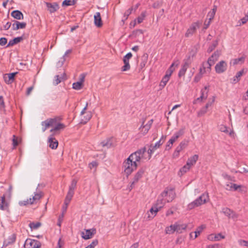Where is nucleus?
Segmentation results:
<instances>
[{
    "mask_svg": "<svg viewBox=\"0 0 248 248\" xmlns=\"http://www.w3.org/2000/svg\"><path fill=\"white\" fill-rule=\"evenodd\" d=\"M144 150L140 149L131 154L124 161L123 167L124 172L127 176L129 175L137 169L139 162L147 160L148 157L144 156Z\"/></svg>",
    "mask_w": 248,
    "mask_h": 248,
    "instance_id": "obj_1",
    "label": "nucleus"
},
{
    "mask_svg": "<svg viewBox=\"0 0 248 248\" xmlns=\"http://www.w3.org/2000/svg\"><path fill=\"white\" fill-rule=\"evenodd\" d=\"M175 197V193L173 189H167L161 193L160 199L157 201L163 206L165 203L171 202Z\"/></svg>",
    "mask_w": 248,
    "mask_h": 248,
    "instance_id": "obj_2",
    "label": "nucleus"
},
{
    "mask_svg": "<svg viewBox=\"0 0 248 248\" xmlns=\"http://www.w3.org/2000/svg\"><path fill=\"white\" fill-rule=\"evenodd\" d=\"M209 201V197L208 193H203L194 201L189 203L188 205L189 209H192L196 207L206 203Z\"/></svg>",
    "mask_w": 248,
    "mask_h": 248,
    "instance_id": "obj_3",
    "label": "nucleus"
},
{
    "mask_svg": "<svg viewBox=\"0 0 248 248\" xmlns=\"http://www.w3.org/2000/svg\"><path fill=\"white\" fill-rule=\"evenodd\" d=\"M153 124V120L151 119L148 121L146 120L143 121L140 127L139 130V134L140 136H143L146 135Z\"/></svg>",
    "mask_w": 248,
    "mask_h": 248,
    "instance_id": "obj_4",
    "label": "nucleus"
},
{
    "mask_svg": "<svg viewBox=\"0 0 248 248\" xmlns=\"http://www.w3.org/2000/svg\"><path fill=\"white\" fill-rule=\"evenodd\" d=\"M179 64V62L178 60H177L175 62H174L170 65V67L169 68V73H167L162 78L160 83V86H162V87H164L169 81L170 76H171L172 73L174 71V69L173 68V66H177Z\"/></svg>",
    "mask_w": 248,
    "mask_h": 248,
    "instance_id": "obj_5",
    "label": "nucleus"
},
{
    "mask_svg": "<svg viewBox=\"0 0 248 248\" xmlns=\"http://www.w3.org/2000/svg\"><path fill=\"white\" fill-rule=\"evenodd\" d=\"M57 120H59V117L49 118L44 121H43L41 123L42 131L45 132L49 127H53L56 124Z\"/></svg>",
    "mask_w": 248,
    "mask_h": 248,
    "instance_id": "obj_6",
    "label": "nucleus"
},
{
    "mask_svg": "<svg viewBox=\"0 0 248 248\" xmlns=\"http://www.w3.org/2000/svg\"><path fill=\"white\" fill-rule=\"evenodd\" d=\"M92 112L90 109H82L79 114L80 123L86 124L92 117Z\"/></svg>",
    "mask_w": 248,
    "mask_h": 248,
    "instance_id": "obj_7",
    "label": "nucleus"
},
{
    "mask_svg": "<svg viewBox=\"0 0 248 248\" xmlns=\"http://www.w3.org/2000/svg\"><path fill=\"white\" fill-rule=\"evenodd\" d=\"M162 207L163 205L157 201L156 204L152 207V208L147 213L148 219L149 220L152 219Z\"/></svg>",
    "mask_w": 248,
    "mask_h": 248,
    "instance_id": "obj_8",
    "label": "nucleus"
},
{
    "mask_svg": "<svg viewBox=\"0 0 248 248\" xmlns=\"http://www.w3.org/2000/svg\"><path fill=\"white\" fill-rule=\"evenodd\" d=\"M163 141L164 140L161 141V139H160V140L156 142L154 146L151 147V148L149 149L147 152H146V148L145 147L141 148L140 150H144V156L145 155V157H148L147 159L149 160L151 157L152 154L162 144Z\"/></svg>",
    "mask_w": 248,
    "mask_h": 248,
    "instance_id": "obj_9",
    "label": "nucleus"
},
{
    "mask_svg": "<svg viewBox=\"0 0 248 248\" xmlns=\"http://www.w3.org/2000/svg\"><path fill=\"white\" fill-rule=\"evenodd\" d=\"M43 195L41 192L34 193V195L32 196L29 199H28L27 201L23 202H20L19 203L21 205H26V204H32L37 203L39 200L42 197Z\"/></svg>",
    "mask_w": 248,
    "mask_h": 248,
    "instance_id": "obj_10",
    "label": "nucleus"
},
{
    "mask_svg": "<svg viewBox=\"0 0 248 248\" xmlns=\"http://www.w3.org/2000/svg\"><path fill=\"white\" fill-rule=\"evenodd\" d=\"M61 118H59V120L57 121L56 124L54 125L53 127L50 130V132L51 135H56L59 134L61 130H63L66 126L62 123H60Z\"/></svg>",
    "mask_w": 248,
    "mask_h": 248,
    "instance_id": "obj_11",
    "label": "nucleus"
},
{
    "mask_svg": "<svg viewBox=\"0 0 248 248\" xmlns=\"http://www.w3.org/2000/svg\"><path fill=\"white\" fill-rule=\"evenodd\" d=\"M40 247V243L36 240L28 239L26 240L25 248H39Z\"/></svg>",
    "mask_w": 248,
    "mask_h": 248,
    "instance_id": "obj_12",
    "label": "nucleus"
},
{
    "mask_svg": "<svg viewBox=\"0 0 248 248\" xmlns=\"http://www.w3.org/2000/svg\"><path fill=\"white\" fill-rule=\"evenodd\" d=\"M215 68L217 73H222L226 71L227 68V63L225 61H221L216 65Z\"/></svg>",
    "mask_w": 248,
    "mask_h": 248,
    "instance_id": "obj_13",
    "label": "nucleus"
},
{
    "mask_svg": "<svg viewBox=\"0 0 248 248\" xmlns=\"http://www.w3.org/2000/svg\"><path fill=\"white\" fill-rule=\"evenodd\" d=\"M132 57V54L131 52H128L124 56L123 58L124 65L122 68V71H126L130 69V65L129 61Z\"/></svg>",
    "mask_w": 248,
    "mask_h": 248,
    "instance_id": "obj_14",
    "label": "nucleus"
},
{
    "mask_svg": "<svg viewBox=\"0 0 248 248\" xmlns=\"http://www.w3.org/2000/svg\"><path fill=\"white\" fill-rule=\"evenodd\" d=\"M199 25L200 23L199 22L193 23L186 31L185 33V36L189 37L192 36L196 32L197 29L199 28Z\"/></svg>",
    "mask_w": 248,
    "mask_h": 248,
    "instance_id": "obj_15",
    "label": "nucleus"
},
{
    "mask_svg": "<svg viewBox=\"0 0 248 248\" xmlns=\"http://www.w3.org/2000/svg\"><path fill=\"white\" fill-rule=\"evenodd\" d=\"M54 136V135L51 134L47 139L48 145L52 149H56L58 146V141Z\"/></svg>",
    "mask_w": 248,
    "mask_h": 248,
    "instance_id": "obj_16",
    "label": "nucleus"
},
{
    "mask_svg": "<svg viewBox=\"0 0 248 248\" xmlns=\"http://www.w3.org/2000/svg\"><path fill=\"white\" fill-rule=\"evenodd\" d=\"M221 212L230 218L236 219L238 217V215L235 212L227 207L223 208Z\"/></svg>",
    "mask_w": 248,
    "mask_h": 248,
    "instance_id": "obj_17",
    "label": "nucleus"
},
{
    "mask_svg": "<svg viewBox=\"0 0 248 248\" xmlns=\"http://www.w3.org/2000/svg\"><path fill=\"white\" fill-rule=\"evenodd\" d=\"M191 63L189 61H186L184 60V63L182 64L181 68L178 73L179 77L180 78L182 76H184L187 68L189 67Z\"/></svg>",
    "mask_w": 248,
    "mask_h": 248,
    "instance_id": "obj_18",
    "label": "nucleus"
},
{
    "mask_svg": "<svg viewBox=\"0 0 248 248\" xmlns=\"http://www.w3.org/2000/svg\"><path fill=\"white\" fill-rule=\"evenodd\" d=\"M225 238V236L221 233L217 234L212 233L207 236V239L211 241H218Z\"/></svg>",
    "mask_w": 248,
    "mask_h": 248,
    "instance_id": "obj_19",
    "label": "nucleus"
},
{
    "mask_svg": "<svg viewBox=\"0 0 248 248\" xmlns=\"http://www.w3.org/2000/svg\"><path fill=\"white\" fill-rule=\"evenodd\" d=\"M47 10L50 13H53L57 11L59 8V6L56 2L50 3L48 2H45Z\"/></svg>",
    "mask_w": 248,
    "mask_h": 248,
    "instance_id": "obj_20",
    "label": "nucleus"
},
{
    "mask_svg": "<svg viewBox=\"0 0 248 248\" xmlns=\"http://www.w3.org/2000/svg\"><path fill=\"white\" fill-rule=\"evenodd\" d=\"M95 233V230H85L84 231H82L81 233V237L85 240H88L93 237V234Z\"/></svg>",
    "mask_w": 248,
    "mask_h": 248,
    "instance_id": "obj_21",
    "label": "nucleus"
},
{
    "mask_svg": "<svg viewBox=\"0 0 248 248\" xmlns=\"http://www.w3.org/2000/svg\"><path fill=\"white\" fill-rule=\"evenodd\" d=\"M9 202L5 199V196L0 197V209L2 210H7L9 208Z\"/></svg>",
    "mask_w": 248,
    "mask_h": 248,
    "instance_id": "obj_22",
    "label": "nucleus"
},
{
    "mask_svg": "<svg viewBox=\"0 0 248 248\" xmlns=\"http://www.w3.org/2000/svg\"><path fill=\"white\" fill-rule=\"evenodd\" d=\"M184 133V128H182L179 130L177 132H175L174 135L169 140L170 142H171L172 144L175 142L177 139L182 136Z\"/></svg>",
    "mask_w": 248,
    "mask_h": 248,
    "instance_id": "obj_23",
    "label": "nucleus"
},
{
    "mask_svg": "<svg viewBox=\"0 0 248 248\" xmlns=\"http://www.w3.org/2000/svg\"><path fill=\"white\" fill-rule=\"evenodd\" d=\"M175 227L176 229V232L179 233H181L185 231L187 227V225L185 223H180L179 222L175 223Z\"/></svg>",
    "mask_w": 248,
    "mask_h": 248,
    "instance_id": "obj_24",
    "label": "nucleus"
},
{
    "mask_svg": "<svg viewBox=\"0 0 248 248\" xmlns=\"http://www.w3.org/2000/svg\"><path fill=\"white\" fill-rule=\"evenodd\" d=\"M16 74L17 72H15L5 74L3 77L5 82L8 84L13 83Z\"/></svg>",
    "mask_w": 248,
    "mask_h": 248,
    "instance_id": "obj_25",
    "label": "nucleus"
},
{
    "mask_svg": "<svg viewBox=\"0 0 248 248\" xmlns=\"http://www.w3.org/2000/svg\"><path fill=\"white\" fill-rule=\"evenodd\" d=\"M209 87L205 86L203 89H202L201 91V95L199 97L197 98V101H202L203 100H205L207 98L208 96V90Z\"/></svg>",
    "mask_w": 248,
    "mask_h": 248,
    "instance_id": "obj_26",
    "label": "nucleus"
},
{
    "mask_svg": "<svg viewBox=\"0 0 248 248\" xmlns=\"http://www.w3.org/2000/svg\"><path fill=\"white\" fill-rule=\"evenodd\" d=\"M198 158V155H194L188 158L186 164L191 168L196 164Z\"/></svg>",
    "mask_w": 248,
    "mask_h": 248,
    "instance_id": "obj_27",
    "label": "nucleus"
},
{
    "mask_svg": "<svg viewBox=\"0 0 248 248\" xmlns=\"http://www.w3.org/2000/svg\"><path fill=\"white\" fill-rule=\"evenodd\" d=\"M26 25L25 22H20L18 21H15L14 23L12 25V28L13 30L16 31L18 29L25 28Z\"/></svg>",
    "mask_w": 248,
    "mask_h": 248,
    "instance_id": "obj_28",
    "label": "nucleus"
},
{
    "mask_svg": "<svg viewBox=\"0 0 248 248\" xmlns=\"http://www.w3.org/2000/svg\"><path fill=\"white\" fill-rule=\"evenodd\" d=\"M197 52V48L195 47H193L189 51L187 58L184 60L186 61H189L190 63H192L193 60V58L196 56Z\"/></svg>",
    "mask_w": 248,
    "mask_h": 248,
    "instance_id": "obj_29",
    "label": "nucleus"
},
{
    "mask_svg": "<svg viewBox=\"0 0 248 248\" xmlns=\"http://www.w3.org/2000/svg\"><path fill=\"white\" fill-rule=\"evenodd\" d=\"M74 192L72 191H69L67 193V194L66 196L65 201H64V204H65V207H63L64 211L65 212L67 209V207L69 203H70L73 195H74Z\"/></svg>",
    "mask_w": 248,
    "mask_h": 248,
    "instance_id": "obj_30",
    "label": "nucleus"
},
{
    "mask_svg": "<svg viewBox=\"0 0 248 248\" xmlns=\"http://www.w3.org/2000/svg\"><path fill=\"white\" fill-rule=\"evenodd\" d=\"M94 24L98 27H100L102 25V20L101 18L100 14L99 12H97L94 16Z\"/></svg>",
    "mask_w": 248,
    "mask_h": 248,
    "instance_id": "obj_31",
    "label": "nucleus"
},
{
    "mask_svg": "<svg viewBox=\"0 0 248 248\" xmlns=\"http://www.w3.org/2000/svg\"><path fill=\"white\" fill-rule=\"evenodd\" d=\"M11 16L14 18L20 20L24 18L23 14L19 10H15L11 13Z\"/></svg>",
    "mask_w": 248,
    "mask_h": 248,
    "instance_id": "obj_32",
    "label": "nucleus"
},
{
    "mask_svg": "<svg viewBox=\"0 0 248 248\" xmlns=\"http://www.w3.org/2000/svg\"><path fill=\"white\" fill-rule=\"evenodd\" d=\"M190 169L191 168L187 165H185L183 167L180 169L178 172V175L180 177L182 176L183 175L188 172L190 170Z\"/></svg>",
    "mask_w": 248,
    "mask_h": 248,
    "instance_id": "obj_33",
    "label": "nucleus"
},
{
    "mask_svg": "<svg viewBox=\"0 0 248 248\" xmlns=\"http://www.w3.org/2000/svg\"><path fill=\"white\" fill-rule=\"evenodd\" d=\"M23 40V37H17L15 38L14 39L11 40L9 41L8 45L6 46V47H8L9 46H13L15 44H16L19 43L21 41Z\"/></svg>",
    "mask_w": 248,
    "mask_h": 248,
    "instance_id": "obj_34",
    "label": "nucleus"
},
{
    "mask_svg": "<svg viewBox=\"0 0 248 248\" xmlns=\"http://www.w3.org/2000/svg\"><path fill=\"white\" fill-rule=\"evenodd\" d=\"M244 73V70L242 69L241 71L237 72L236 75L232 78V84H235L237 83L240 79L241 77Z\"/></svg>",
    "mask_w": 248,
    "mask_h": 248,
    "instance_id": "obj_35",
    "label": "nucleus"
},
{
    "mask_svg": "<svg viewBox=\"0 0 248 248\" xmlns=\"http://www.w3.org/2000/svg\"><path fill=\"white\" fill-rule=\"evenodd\" d=\"M219 53L218 51L215 52L211 57H210L208 61L210 62H214V64L215 62L217 60L219 56Z\"/></svg>",
    "mask_w": 248,
    "mask_h": 248,
    "instance_id": "obj_36",
    "label": "nucleus"
},
{
    "mask_svg": "<svg viewBox=\"0 0 248 248\" xmlns=\"http://www.w3.org/2000/svg\"><path fill=\"white\" fill-rule=\"evenodd\" d=\"M165 232L167 234H172L176 232V229L175 227V223L172 224L169 226L165 228Z\"/></svg>",
    "mask_w": 248,
    "mask_h": 248,
    "instance_id": "obj_37",
    "label": "nucleus"
},
{
    "mask_svg": "<svg viewBox=\"0 0 248 248\" xmlns=\"http://www.w3.org/2000/svg\"><path fill=\"white\" fill-rule=\"evenodd\" d=\"M205 228H206V226L204 224H202V225L200 226L199 227H198L196 229V231L194 232V233H195L194 239L196 238L201 234V233L202 232V231L204 229H205Z\"/></svg>",
    "mask_w": 248,
    "mask_h": 248,
    "instance_id": "obj_38",
    "label": "nucleus"
},
{
    "mask_svg": "<svg viewBox=\"0 0 248 248\" xmlns=\"http://www.w3.org/2000/svg\"><path fill=\"white\" fill-rule=\"evenodd\" d=\"M214 64V62H210L208 61L203 62V66L206 69L207 74H210L211 70V66Z\"/></svg>",
    "mask_w": 248,
    "mask_h": 248,
    "instance_id": "obj_39",
    "label": "nucleus"
},
{
    "mask_svg": "<svg viewBox=\"0 0 248 248\" xmlns=\"http://www.w3.org/2000/svg\"><path fill=\"white\" fill-rule=\"evenodd\" d=\"M144 173V171L142 170H139L134 176V181L132 185L138 181V180L142 177Z\"/></svg>",
    "mask_w": 248,
    "mask_h": 248,
    "instance_id": "obj_40",
    "label": "nucleus"
},
{
    "mask_svg": "<svg viewBox=\"0 0 248 248\" xmlns=\"http://www.w3.org/2000/svg\"><path fill=\"white\" fill-rule=\"evenodd\" d=\"M12 141L14 147H16L21 142V139L19 137H16L15 135H13Z\"/></svg>",
    "mask_w": 248,
    "mask_h": 248,
    "instance_id": "obj_41",
    "label": "nucleus"
},
{
    "mask_svg": "<svg viewBox=\"0 0 248 248\" xmlns=\"http://www.w3.org/2000/svg\"><path fill=\"white\" fill-rule=\"evenodd\" d=\"M41 225V224L39 222H31L29 224V226L31 230L37 229Z\"/></svg>",
    "mask_w": 248,
    "mask_h": 248,
    "instance_id": "obj_42",
    "label": "nucleus"
},
{
    "mask_svg": "<svg viewBox=\"0 0 248 248\" xmlns=\"http://www.w3.org/2000/svg\"><path fill=\"white\" fill-rule=\"evenodd\" d=\"M217 7L216 6H214L213 9L212 10V11L209 12L208 14V16L209 17V20L211 21V20L213 19L215 15Z\"/></svg>",
    "mask_w": 248,
    "mask_h": 248,
    "instance_id": "obj_43",
    "label": "nucleus"
},
{
    "mask_svg": "<svg viewBox=\"0 0 248 248\" xmlns=\"http://www.w3.org/2000/svg\"><path fill=\"white\" fill-rule=\"evenodd\" d=\"M76 3L75 0H64L62 3V6L74 5Z\"/></svg>",
    "mask_w": 248,
    "mask_h": 248,
    "instance_id": "obj_44",
    "label": "nucleus"
},
{
    "mask_svg": "<svg viewBox=\"0 0 248 248\" xmlns=\"http://www.w3.org/2000/svg\"><path fill=\"white\" fill-rule=\"evenodd\" d=\"M182 151L181 150L177 147L175 149L174 151L173 152L172 157L173 159H176L178 158L180 156V153Z\"/></svg>",
    "mask_w": 248,
    "mask_h": 248,
    "instance_id": "obj_45",
    "label": "nucleus"
},
{
    "mask_svg": "<svg viewBox=\"0 0 248 248\" xmlns=\"http://www.w3.org/2000/svg\"><path fill=\"white\" fill-rule=\"evenodd\" d=\"M73 88L74 89L79 90L81 89L82 86V84L81 83V82L78 81L76 82H74L73 85Z\"/></svg>",
    "mask_w": 248,
    "mask_h": 248,
    "instance_id": "obj_46",
    "label": "nucleus"
},
{
    "mask_svg": "<svg viewBox=\"0 0 248 248\" xmlns=\"http://www.w3.org/2000/svg\"><path fill=\"white\" fill-rule=\"evenodd\" d=\"M77 181L75 180H73L70 186H69V191H72L74 192V190L76 187L77 186Z\"/></svg>",
    "mask_w": 248,
    "mask_h": 248,
    "instance_id": "obj_47",
    "label": "nucleus"
},
{
    "mask_svg": "<svg viewBox=\"0 0 248 248\" xmlns=\"http://www.w3.org/2000/svg\"><path fill=\"white\" fill-rule=\"evenodd\" d=\"M145 16H146V12H142L140 16L137 17V22L139 24L142 22L144 20V17H145Z\"/></svg>",
    "mask_w": 248,
    "mask_h": 248,
    "instance_id": "obj_48",
    "label": "nucleus"
},
{
    "mask_svg": "<svg viewBox=\"0 0 248 248\" xmlns=\"http://www.w3.org/2000/svg\"><path fill=\"white\" fill-rule=\"evenodd\" d=\"M98 244V241L97 239L93 240L92 243L88 245L85 248H94Z\"/></svg>",
    "mask_w": 248,
    "mask_h": 248,
    "instance_id": "obj_49",
    "label": "nucleus"
},
{
    "mask_svg": "<svg viewBox=\"0 0 248 248\" xmlns=\"http://www.w3.org/2000/svg\"><path fill=\"white\" fill-rule=\"evenodd\" d=\"M64 242L62 239V238H60L55 247V248H64Z\"/></svg>",
    "mask_w": 248,
    "mask_h": 248,
    "instance_id": "obj_50",
    "label": "nucleus"
},
{
    "mask_svg": "<svg viewBox=\"0 0 248 248\" xmlns=\"http://www.w3.org/2000/svg\"><path fill=\"white\" fill-rule=\"evenodd\" d=\"M238 244L241 247H248V241L243 239H239L238 241Z\"/></svg>",
    "mask_w": 248,
    "mask_h": 248,
    "instance_id": "obj_51",
    "label": "nucleus"
},
{
    "mask_svg": "<svg viewBox=\"0 0 248 248\" xmlns=\"http://www.w3.org/2000/svg\"><path fill=\"white\" fill-rule=\"evenodd\" d=\"M227 186L229 187L230 188H233L235 190H237L239 188L241 187L240 185H237V184L233 183H230V185L228 184Z\"/></svg>",
    "mask_w": 248,
    "mask_h": 248,
    "instance_id": "obj_52",
    "label": "nucleus"
},
{
    "mask_svg": "<svg viewBox=\"0 0 248 248\" xmlns=\"http://www.w3.org/2000/svg\"><path fill=\"white\" fill-rule=\"evenodd\" d=\"M217 44H218L217 41L216 40V41H214L213 42L212 45L209 47L208 50H207L208 52H211L217 46Z\"/></svg>",
    "mask_w": 248,
    "mask_h": 248,
    "instance_id": "obj_53",
    "label": "nucleus"
},
{
    "mask_svg": "<svg viewBox=\"0 0 248 248\" xmlns=\"http://www.w3.org/2000/svg\"><path fill=\"white\" fill-rule=\"evenodd\" d=\"M248 21V14L246 15L245 17L242 18L239 21H241V23H240L239 26H241L242 24H244L247 22Z\"/></svg>",
    "mask_w": 248,
    "mask_h": 248,
    "instance_id": "obj_54",
    "label": "nucleus"
},
{
    "mask_svg": "<svg viewBox=\"0 0 248 248\" xmlns=\"http://www.w3.org/2000/svg\"><path fill=\"white\" fill-rule=\"evenodd\" d=\"M187 144L185 142L182 141L180 143V144L177 146V147L179 148V149L180 148V150H181L182 151L187 146Z\"/></svg>",
    "mask_w": 248,
    "mask_h": 248,
    "instance_id": "obj_55",
    "label": "nucleus"
},
{
    "mask_svg": "<svg viewBox=\"0 0 248 248\" xmlns=\"http://www.w3.org/2000/svg\"><path fill=\"white\" fill-rule=\"evenodd\" d=\"M202 75L201 74V73H200L199 72L197 75H196L195 76L194 78V81L196 82H199L200 80V79L202 78Z\"/></svg>",
    "mask_w": 248,
    "mask_h": 248,
    "instance_id": "obj_56",
    "label": "nucleus"
},
{
    "mask_svg": "<svg viewBox=\"0 0 248 248\" xmlns=\"http://www.w3.org/2000/svg\"><path fill=\"white\" fill-rule=\"evenodd\" d=\"M7 43V39L5 37H1L0 38V46H3Z\"/></svg>",
    "mask_w": 248,
    "mask_h": 248,
    "instance_id": "obj_57",
    "label": "nucleus"
},
{
    "mask_svg": "<svg viewBox=\"0 0 248 248\" xmlns=\"http://www.w3.org/2000/svg\"><path fill=\"white\" fill-rule=\"evenodd\" d=\"M5 107L3 97L0 96V108H4Z\"/></svg>",
    "mask_w": 248,
    "mask_h": 248,
    "instance_id": "obj_58",
    "label": "nucleus"
},
{
    "mask_svg": "<svg viewBox=\"0 0 248 248\" xmlns=\"http://www.w3.org/2000/svg\"><path fill=\"white\" fill-rule=\"evenodd\" d=\"M206 248H221V246L219 244H214L207 245Z\"/></svg>",
    "mask_w": 248,
    "mask_h": 248,
    "instance_id": "obj_59",
    "label": "nucleus"
},
{
    "mask_svg": "<svg viewBox=\"0 0 248 248\" xmlns=\"http://www.w3.org/2000/svg\"><path fill=\"white\" fill-rule=\"evenodd\" d=\"M199 72L201 73L202 75L205 74H207L206 69L205 68L204 66H203V63H202V66L199 69Z\"/></svg>",
    "mask_w": 248,
    "mask_h": 248,
    "instance_id": "obj_60",
    "label": "nucleus"
},
{
    "mask_svg": "<svg viewBox=\"0 0 248 248\" xmlns=\"http://www.w3.org/2000/svg\"><path fill=\"white\" fill-rule=\"evenodd\" d=\"M61 79L58 75H57L55 77V79L54 80L53 83L55 85H58L59 83L61 82Z\"/></svg>",
    "mask_w": 248,
    "mask_h": 248,
    "instance_id": "obj_61",
    "label": "nucleus"
},
{
    "mask_svg": "<svg viewBox=\"0 0 248 248\" xmlns=\"http://www.w3.org/2000/svg\"><path fill=\"white\" fill-rule=\"evenodd\" d=\"M97 166L96 162L93 161L89 164V167L90 169H92L94 168H96Z\"/></svg>",
    "mask_w": 248,
    "mask_h": 248,
    "instance_id": "obj_62",
    "label": "nucleus"
},
{
    "mask_svg": "<svg viewBox=\"0 0 248 248\" xmlns=\"http://www.w3.org/2000/svg\"><path fill=\"white\" fill-rule=\"evenodd\" d=\"M173 144L170 142V141H168L166 144L165 150H170L172 147Z\"/></svg>",
    "mask_w": 248,
    "mask_h": 248,
    "instance_id": "obj_63",
    "label": "nucleus"
},
{
    "mask_svg": "<svg viewBox=\"0 0 248 248\" xmlns=\"http://www.w3.org/2000/svg\"><path fill=\"white\" fill-rule=\"evenodd\" d=\"M220 130L221 131L225 132V133H227L228 132L227 127L226 126L223 125H222L220 126Z\"/></svg>",
    "mask_w": 248,
    "mask_h": 248,
    "instance_id": "obj_64",
    "label": "nucleus"
}]
</instances>
